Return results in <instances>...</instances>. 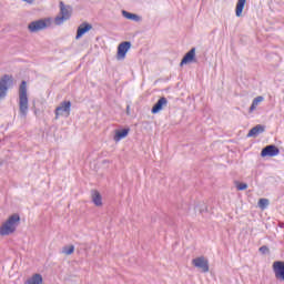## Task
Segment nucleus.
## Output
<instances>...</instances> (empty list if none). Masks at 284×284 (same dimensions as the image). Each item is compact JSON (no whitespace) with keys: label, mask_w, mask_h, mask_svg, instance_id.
<instances>
[{"label":"nucleus","mask_w":284,"mask_h":284,"mask_svg":"<svg viewBox=\"0 0 284 284\" xmlns=\"http://www.w3.org/2000/svg\"><path fill=\"white\" fill-rule=\"evenodd\" d=\"M21 223V216L14 213L9 216V219L0 227V236H10L17 232V227Z\"/></svg>","instance_id":"nucleus-1"},{"label":"nucleus","mask_w":284,"mask_h":284,"mask_svg":"<svg viewBox=\"0 0 284 284\" xmlns=\"http://www.w3.org/2000/svg\"><path fill=\"white\" fill-rule=\"evenodd\" d=\"M28 82L23 80L19 85V112L20 116L26 119L28 116Z\"/></svg>","instance_id":"nucleus-2"},{"label":"nucleus","mask_w":284,"mask_h":284,"mask_svg":"<svg viewBox=\"0 0 284 284\" xmlns=\"http://www.w3.org/2000/svg\"><path fill=\"white\" fill-rule=\"evenodd\" d=\"M59 6H60V14L61 16L55 17V19H54L55 26L63 24L64 21H68L70 19V17H72V6H70V4L65 6V3H63V1H60Z\"/></svg>","instance_id":"nucleus-3"},{"label":"nucleus","mask_w":284,"mask_h":284,"mask_svg":"<svg viewBox=\"0 0 284 284\" xmlns=\"http://www.w3.org/2000/svg\"><path fill=\"white\" fill-rule=\"evenodd\" d=\"M50 26H52L50 18H44L30 22L28 24V30L29 32H41V30H47Z\"/></svg>","instance_id":"nucleus-4"},{"label":"nucleus","mask_w":284,"mask_h":284,"mask_svg":"<svg viewBox=\"0 0 284 284\" xmlns=\"http://www.w3.org/2000/svg\"><path fill=\"white\" fill-rule=\"evenodd\" d=\"M12 83H14V78L10 74H4L0 79V101L8 97V89L12 88Z\"/></svg>","instance_id":"nucleus-5"},{"label":"nucleus","mask_w":284,"mask_h":284,"mask_svg":"<svg viewBox=\"0 0 284 284\" xmlns=\"http://www.w3.org/2000/svg\"><path fill=\"white\" fill-rule=\"evenodd\" d=\"M71 108V101H62L60 105L55 108V119H59V116H70Z\"/></svg>","instance_id":"nucleus-6"},{"label":"nucleus","mask_w":284,"mask_h":284,"mask_svg":"<svg viewBox=\"0 0 284 284\" xmlns=\"http://www.w3.org/2000/svg\"><path fill=\"white\" fill-rule=\"evenodd\" d=\"M192 265L194 267H197V270H201L204 274L210 272V262L205 256L195 257L192 260Z\"/></svg>","instance_id":"nucleus-7"},{"label":"nucleus","mask_w":284,"mask_h":284,"mask_svg":"<svg viewBox=\"0 0 284 284\" xmlns=\"http://www.w3.org/2000/svg\"><path fill=\"white\" fill-rule=\"evenodd\" d=\"M130 48H132V42L130 41L121 42L118 45V53H116L118 61H122L123 59H125V54H128V51L130 50Z\"/></svg>","instance_id":"nucleus-8"},{"label":"nucleus","mask_w":284,"mask_h":284,"mask_svg":"<svg viewBox=\"0 0 284 284\" xmlns=\"http://www.w3.org/2000/svg\"><path fill=\"white\" fill-rule=\"evenodd\" d=\"M273 272L275 274V278L278 281H284V262L275 261L273 263Z\"/></svg>","instance_id":"nucleus-9"},{"label":"nucleus","mask_w":284,"mask_h":284,"mask_svg":"<svg viewBox=\"0 0 284 284\" xmlns=\"http://www.w3.org/2000/svg\"><path fill=\"white\" fill-rule=\"evenodd\" d=\"M281 153V150L274 144L266 145L264 149H262L261 156H278Z\"/></svg>","instance_id":"nucleus-10"},{"label":"nucleus","mask_w":284,"mask_h":284,"mask_svg":"<svg viewBox=\"0 0 284 284\" xmlns=\"http://www.w3.org/2000/svg\"><path fill=\"white\" fill-rule=\"evenodd\" d=\"M168 106V98L162 97L158 100V102L151 109L152 114H159L163 108Z\"/></svg>","instance_id":"nucleus-11"},{"label":"nucleus","mask_w":284,"mask_h":284,"mask_svg":"<svg viewBox=\"0 0 284 284\" xmlns=\"http://www.w3.org/2000/svg\"><path fill=\"white\" fill-rule=\"evenodd\" d=\"M90 30H92V24L88 22H82L77 29L75 39H81V37H83V34H87V32H90Z\"/></svg>","instance_id":"nucleus-12"},{"label":"nucleus","mask_w":284,"mask_h":284,"mask_svg":"<svg viewBox=\"0 0 284 284\" xmlns=\"http://www.w3.org/2000/svg\"><path fill=\"white\" fill-rule=\"evenodd\" d=\"M195 58H196V48H192L189 52L185 53L180 65L181 67L187 65V63H192V61H194Z\"/></svg>","instance_id":"nucleus-13"},{"label":"nucleus","mask_w":284,"mask_h":284,"mask_svg":"<svg viewBox=\"0 0 284 284\" xmlns=\"http://www.w3.org/2000/svg\"><path fill=\"white\" fill-rule=\"evenodd\" d=\"M91 199H92V203L97 207H101V205H103V197L101 196V193H99V191L92 190L91 191Z\"/></svg>","instance_id":"nucleus-14"},{"label":"nucleus","mask_w":284,"mask_h":284,"mask_svg":"<svg viewBox=\"0 0 284 284\" xmlns=\"http://www.w3.org/2000/svg\"><path fill=\"white\" fill-rule=\"evenodd\" d=\"M263 132H265V126L257 124L248 131L247 136L256 138V136H258V134H263Z\"/></svg>","instance_id":"nucleus-15"},{"label":"nucleus","mask_w":284,"mask_h":284,"mask_svg":"<svg viewBox=\"0 0 284 284\" xmlns=\"http://www.w3.org/2000/svg\"><path fill=\"white\" fill-rule=\"evenodd\" d=\"M128 134H130V129L115 130V135L113 138V141H115V143H119V141H121L122 139H125Z\"/></svg>","instance_id":"nucleus-16"},{"label":"nucleus","mask_w":284,"mask_h":284,"mask_svg":"<svg viewBox=\"0 0 284 284\" xmlns=\"http://www.w3.org/2000/svg\"><path fill=\"white\" fill-rule=\"evenodd\" d=\"M247 0H237L235 7V17H243V10H245V3Z\"/></svg>","instance_id":"nucleus-17"},{"label":"nucleus","mask_w":284,"mask_h":284,"mask_svg":"<svg viewBox=\"0 0 284 284\" xmlns=\"http://www.w3.org/2000/svg\"><path fill=\"white\" fill-rule=\"evenodd\" d=\"M122 16L124 17V19H129V21H135V22L141 21V17L139 14L131 13L125 10H122Z\"/></svg>","instance_id":"nucleus-18"},{"label":"nucleus","mask_w":284,"mask_h":284,"mask_svg":"<svg viewBox=\"0 0 284 284\" xmlns=\"http://www.w3.org/2000/svg\"><path fill=\"white\" fill-rule=\"evenodd\" d=\"M263 101H265V98H263V95L256 97L253 100V102H252V104H251V106L248 109V112H251V113L254 112V110H256V106L258 105V103H263Z\"/></svg>","instance_id":"nucleus-19"},{"label":"nucleus","mask_w":284,"mask_h":284,"mask_svg":"<svg viewBox=\"0 0 284 284\" xmlns=\"http://www.w3.org/2000/svg\"><path fill=\"white\" fill-rule=\"evenodd\" d=\"M43 283V276L41 274H34L27 281V284H41Z\"/></svg>","instance_id":"nucleus-20"},{"label":"nucleus","mask_w":284,"mask_h":284,"mask_svg":"<svg viewBox=\"0 0 284 284\" xmlns=\"http://www.w3.org/2000/svg\"><path fill=\"white\" fill-rule=\"evenodd\" d=\"M62 254H65L67 256H70L71 254H74V245L64 246L62 248Z\"/></svg>","instance_id":"nucleus-21"},{"label":"nucleus","mask_w":284,"mask_h":284,"mask_svg":"<svg viewBox=\"0 0 284 284\" xmlns=\"http://www.w3.org/2000/svg\"><path fill=\"white\" fill-rule=\"evenodd\" d=\"M267 205H270V200H267V199L258 200V207H261V210H265L267 207Z\"/></svg>","instance_id":"nucleus-22"},{"label":"nucleus","mask_w":284,"mask_h":284,"mask_svg":"<svg viewBox=\"0 0 284 284\" xmlns=\"http://www.w3.org/2000/svg\"><path fill=\"white\" fill-rule=\"evenodd\" d=\"M247 187V183H237L236 189L240 190V192H243Z\"/></svg>","instance_id":"nucleus-23"},{"label":"nucleus","mask_w":284,"mask_h":284,"mask_svg":"<svg viewBox=\"0 0 284 284\" xmlns=\"http://www.w3.org/2000/svg\"><path fill=\"white\" fill-rule=\"evenodd\" d=\"M260 252L261 254H270V247H267L266 245H263L260 247Z\"/></svg>","instance_id":"nucleus-24"},{"label":"nucleus","mask_w":284,"mask_h":284,"mask_svg":"<svg viewBox=\"0 0 284 284\" xmlns=\"http://www.w3.org/2000/svg\"><path fill=\"white\" fill-rule=\"evenodd\" d=\"M203 212H207V206L203 205V207L200 209V213L203 214Z\"/></svg>","instance_id":"nucleus-25"},{"label":"nucleus","mask_w":284,"mask_h":284,"mask_svg":"<svg viewBox=\"0 0 284 284\" xmlns=\"http://www.w3.org/2000/svg\"><path fill=\"white\" fill-rule=\"evenodd\" d=\"M22 1H24L26 3H29V4L34 3V0H22Z\"/></svg>","instance_id":"nucleus-26"},{"label":"nucleus","mask_w":284,"mask_h":284,"mask_svg":"<svg viewBox=\"0 0 284 284\" xmlns=\"http://www.w3.org/2000/svg\"><path fill=\"white\" fill-rule=\"evenodd\" d=\"M128 112H130V105L126 106Z\"/></svg>","instance_id":"nucleus-27"}]
</instances>
